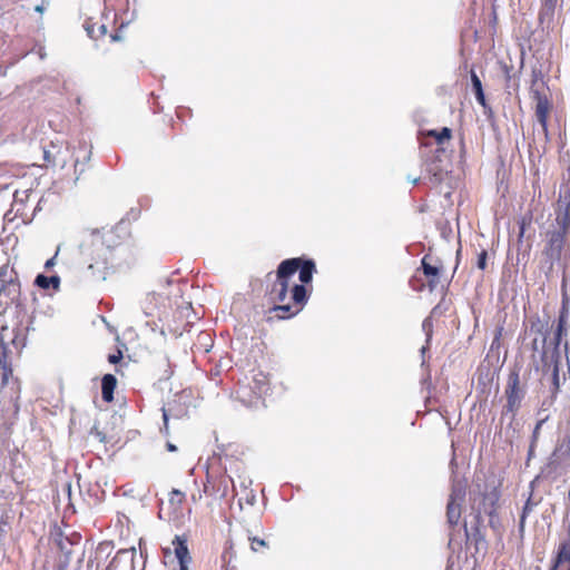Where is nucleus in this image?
I'll list each match as a JSON object with an SVG mask.
<instances>
[{"instance_id":"obj_1","label":"nucleus","mask_w":570,"mask_h":570,"mask_svg":"<svg viewBox=\"0 0 570 570\" xmlns=\"http://www.w3.org/2000/svg\"><path fill=\"white\" fill-rule=\"evenodd\" d=\"M90 236L96 254L88 271L95 281H106L110 272L122 271L134 265L136 259L131 249L118 243V235L114 229H96Z\"/></svg>"},{"instance_id":"obj_2","label":"nucleus","mask_w":570,"mask_h":570,"mask_svg":"<svg viewBox=\"0 0 570 570\" xmlns=\"http://www.w3.org/2000/svg\"><path fill=\"white\" fill-rule=\"evenodd\" d=\"M22 315L20 312L17 313L16 321L12 326L2 325L0 331V376L2 377V384H7L9 375L12 373L11 368L8 367V355L13 350L19 353L27 343V332L29 326L22 325Z\"/></svg>"},{"instance_id":"obj_3","label":"nucleus","mask_w":570,"mask_h":570,"mask_svg":"<svg viewBox=\"0 0 570 570\" xmlns=\"http://www.w3.org/2000/svg\"><path fill=\"white\" fill-rule=\"evenodd\" d=\"M298 272L301 284H309L313 281V275L316 272V264L312 258L294 257L287 258L278 265V277L289 278Z\"/></svg>"},{"instance_id":"obj_4","label":"nucleus","mask_w":570,"mask_h":570,"mask_svg":"<svg viewBox=\"0 0 570 570\" xmlns=\"http://www.w3.org/2000/svg\"><path fill=\"white\" fill-rule=\"evenodd\" d=\"M504 393L507 397V404L502 410V419L510 414L511 424L525 396V389L520 385V373L518 368H513L509 373Z\"/></svg>"},{"instance_id":"obj_5","label":"nucleus","mask_w":570,"mask_h":570,"mask_svg":"<svg viewBox=\"0 0 570 570\" xmlns=\"http://www.w3.org/2000/svg\"><path fill=\"white\" fill-rule=\"evenodd\" d=\"M483 520L481 518V510L470 514L464 519V537L468 548H474L475 553L484 552L487 550L485 535L482 532Z\"/></svg>"},{"instance_id":"obj_6","label":"nucleus","mask_w":570,"mask_h":570,"mask_svg":"<svg viewBox=\"0 0 570 570\" xmlns=\"http://www.w3.org/2000/svg\"><path fill=\"white\" fill-rule=\"evenodd\" d=\"M466 482L452 479L451 492L446 504V520L451 527L458 525L462 514V505L465 502Z\"/></svg>"},{"instance_id":"obj_7","label":"nucleus","mask_w":570,"mask_h":570,"mask_svg":"<svg viewBox=\"0 0 570 570\" xmlns=\"http://www.w3.org/2000/svg\"><path fill=\"white\" fill-rule=\"evenodd\" d=\"M543 89H544V83L541 82L539 85L538 79L534 76V79L532 80L530 92H531L533 101L535 102L537 120L541 127V131H542L546 140H548V115H549L551 105H550V101H549L547 95L544 94Z\"/></svg>"},{"instance_id":"obj_8","label":"nucleus","mask_w":570,"mask_h":570,"mask_svg":"<svg viewBox=\"0 0 570 570\" xmlns=\"http://www.w3.org/2000/svg\"><path fill=\"white\" fill-rule=\"evenodd\" d=\"M567 235V233L558 229L548 232L547 234L548 239L543 249V255L550 264V269H552L554 263L559 262L562 257L564 238Z\"/></svg>"},{"instance_id":"obj_9","label":"nucleus","mask_w":570,"mask_h":570,"mask_svg":"<svg viewBox=\"0 0 570 570\" xmlns=\"http://www.w3.org/2000/svg\"><path fill=\"white\" fill-rule=\"evenodd\" d=\"M500 497V490L497 487H493L490 491L483 493L482 502L478 507V509L481 510V514L484 513L489 517V524L493 529H497L500 524L499 515L497 513V504Z\"/></svg>"},{"instance_id":"obj_10","label":"nucleus","mask_w":570,"mask_h":570,"mask_svg":"<svg viewBox=\"0 0 570 570\" xmlns=\"http://www.w3.org/2000/svg\"><path fill=\"white\" fill-rule=\"evenodd\" d=\"M530 332L541 338V363L548 364L547 340L550 333L548 321L543 322L539 317L531 322Z\"/></svg>"},{"instance_id":"obj_11","label":"nucleus","mask_w":570,"mask_h":570,"mask_svg":"<svg viewBox=\"0 0 570 570\" xmlns=\"http://www.w3.org/2000/svg\"><path fill=\"white\" fill-rule=\"evenodd\" d=\"M275 387L276 386H274V389ZM250 390L258 397L272 395L274 392H273V387H272L271 376L263 372H258V373L254 374L252 382H250Z\"/></svg>"},{"instance_id":"obj_12","label":"nucleus","mask_w":570,"mask_h":570,"mask_svg":"<svg viewBox=\"0 0 570 570\" xmlns=\"http://www.w3.org/2000/svg\"><path fill=\"white\" fill-rule=\"evenodd\" d=\"M289 278H279L278 268L276 269L275 278L267 289V295L271 302H284L287 297Z\"/></svg>"},{"instance_id":"obj_13","label":"nucleus","mask_w":570,"mask_h":570,"mask_svg":"<svg viewBox=\"0 0 570 570\" xmlns=\"http://www.w3.org/2000/svg\"><path fill=\"white\" fill-rule=\"evenodd\" d=\"M426 171L429 180L432 185H439L444 181L450 173V163H438L435 160H426Z\"/></svg>"},{"instance_id":"obj_14","label":"nucleus","mask_w":570,"mask_h":570,"mask_svg":"<svg viewBox=\"0 0 570 570\" xmlns=\"http://www.w3.org/2000/svg\"><path fill=\"white\" fill-rule=\"evenodd\" d=\"M558 206L559 213L556 218L558 225L557 229L568 234L570 230V199L568 200V196H564V198L560 197Z\"/></svg>"},{"instance_id":"obj_15","label":"nucleus","mask_w":570,"mask_h":570,"mask_svg":"<svg viewBox=\"0 0 570 570\" xmlns=\"http://www.w3.org/2000/svg\"><path fill=\"white\" fill-rule=\"evenodd\" d=\"M567 314H568V312H567L566 307H562V309L559 314V317H558L557 328L553 333V338H552V343L554 345L552 355H554V357L559 356V346L561 344L562 336L566 335V333H567V330H566Z\"/></svg>"},{"instance_id":"obj_16","label":"nucleus","mask_w":570,"mask_h":570,"mask_svg":"<svg viewBox=\"0 0 570 570\" xmlns=\"http://www.w3.org/2000/svg\"><path fill=\"white\" fill-rule=\"evenodd\" d=\"M187 542L188 539L186 535H175L171 542L178 563H183L184 561H191Z\"/></svg>"},{"instance_id":"obj_17","label":"nucleus","mask_w":570,"mask_h":570,"mask_svg":"<svg viewBox=\"0 0 570 570\" xmlns=\"http://www.w3.org/2000/svg\"><path fill=\"white\" fill-rule=\"evenodd\" d=\"M421 269L423 274L430 278L429 286L433 291L439 283L440 267L432 265L428 262V256H424L421 261Z\"/></svg>"},{"instance_id":"obj_18","label":"nucleus","mask_w":570,"mask_h":570,"mask_svg":"<svg viewBox=\"0 0 570 570\" xmlns=\"http://www.w3.org/2000/svg\"><path fill=\"white\" fill-rule=\"evenodd\" d=\"M117 385V379L112 374H105L101 379V396L107 403L114 400V392Z\"/></svg>"},{"instance_id":"obj_19","label":"nucleus","mask_w":570,"mask_h":570,"mask_svg":"<svg viewBox=\"0 0 570 570\" xmlns=\"http://www.w3.org/2000/svg\"><path fill=\"white\" fill-rule=\"evenodd\" d=\"M60 282H61V279L57 274L51 275V276H47L45 274H38L35 278L33 284L41 289L53 288L55 291H59Z\"/></svg>"},{"instance_id":"obj_20","label":"nucleus","mask_w":570,"mask_h":570,"mask_svg":"<svg viewBox=\"0 0 570 570\" xmlns=\"http://www.w3.org/2000/svg\"><path fill=\"white\" fill-rule=\"evenodd\" d=\"M558 0H543L542 7L539 11V22L541 24H550L553 21L554 11Z\"/></svg>"},{"instance_id":"obj_21","label":"nucleus","mask_w":570,"mask_h":570,"mask_svg":"<svg viewBox=\"0 0 570 570\" xmlns=\"http://www.w3.org/2000/svg\"><path fill=\"white\" fill-rule=\"evenodd\" d=\"M470 78H471V88L475 96L476 101L481 106L485 107V95L483 91L482 81L479 78V76L476 75V72L474 71V69L470 70Z\"/></svg>"},{"instance_id":"obj_22","label":"nucleus","mask_w":570,"mask_h":570,"mask_svg":"<svg viewBox=\"0 0 570 570\" xmlns=\"http://www.w3.org/2000/svg\"><path fill=\"white\" fill-rule=\"evenodd\" d=\"M11 432H10V428L9 426H3V432H2V435H1V445H0V475L4 472L6 470V450L9 445V436H10Z\"/></svg>"},{"instance_id":"obj_23","label":"nucleus","mask_w":570,"mask_h":570,"mask_svg":"<svg viewBox=\"0 0 570 570\" xmlns=\"http://www.w3.org/2000/svg\"><path fill=\"white\" fill-rule=\"evenodd\" d=\"M292 301L297 305H305L308 301V294L305 285L295 284L291 291Z\"/></svg>"},{"instance_id":"obj_24","label":"nucleus","mask_w":570,"mask_h":570,"mask_svg":"<svg viewBox=\"0 0 570 570\" xmlns=\"http://www.w3.org/2000/svg\"><path fill=\"white\" fill-rule=\"evenodd\" d=\"M40 204H41V199L38 202V205L36 206L33 214L29 217L28 214L26 213V205L24 206H14V203H12L11 209L6 213L4 218H7L8 220H11L12 218H10V215L12 213H14L13 217H21L22 222L31 219L35 216V212L37 209H40Z\"/></svg>"},{"instance_id":"obj_25","label":"nucleus","mask_w":570,"mask_h":570,"mask_svg":"<svg viewBox=\"0 0 570 570\" xmlns=\"http://www.w3.org/2000/svg\"><path fill=\"white\" fill-rule=\"evenodd\" d=\"M564 562H568L570 566V542H561L558 549V553L553 563L554 568H560V566Z\"/></svg>"},{"instance_id":"obj_26","label":"nucleus","mask_w":570,"mask_h":570,"mask_svg":"<svg viewBox=\"0 0 570 570\" xmlns=\"http://www.w3.org/2000/svg\"><path fill=\"white\" fill-rule=\"evenodd\" d=\"M271 313H276V316L279 318V320H286V318H289L292 316H295L299 309L297 308L296 311H293V307L292 305L289 304H284V305H274L271 309H269Z\"/></svg>"},{"instance_id":"obj_27","label":"nucleus","mask_w":570,"mask_h":570,"mask_svg":"<svg viewBox=\"0 0 570 570\" xmlns=\"http://www.w3.org/2000/svg\"><path fill=\"white\" fill-rule=\"evenodd\" d=\"M560 356L551 355L550 361L548 360V364L544 367H550L552 365V373H551V381L552 385L556 391L559 390L560 386V368H559V361Z\"/></svg>"},{"instance_id":"obj_28","label":"nucleus","mask_w":570,"mask_h":570,"mask_svg":"<svg viewBox=\"0 0 570 570\" xmlns=\"http://www.w3.org/2000/svg\"><path fill=\"white\" fill-rule=\"evenodd\" d=\"M80 151L83 153V156L82 159L80 158V156H77L75 160V170H79V173L82 174L85 171V163L89 161L91 158V149L87 148V144L83 142L79 148V153Z\"/></svg>"},{"instance_id":"obj_29","label":"nucleus","mask_w":570,"mask_h":570,"mask_svg":"<svg viewBox=\"0 0 570 570\" xmlns=\"http://www.w3.org/2000/svg\"><path fill=\"white\" fill-rule=\"evenodd\" d=\"M85 30L89 38L97 39L98 37L106 35L107 27L105 24H100L96 28L95 23H90L87 21L85 23Z\"/></svg>"},{"instance_id":"obj_30","label":"nucleus","mask_w":570,"mask_h":570,"mask_svg":"<svg viewBox=\"0 0 570 570\" xmlns=\"http://www.w3.org/2000/svg\"><path fill=\"white\" fill-rule=\"evenodd\" d=\"M432 328H433V324H432V320L431 317H426L424 318V321L422 322V330L423 332L425 333L426 335V344L423 345L420 350L422 356H424V354L426 353V351L429 350V344H430V341L432 338Z\"/></svg>"},{"instance_id":"obj_31","label":"nucleus","mask_w":570,"mask_h":570,"mask_svg":"<svg viewBox=\"0 0 570 570\" xmlns=\"http://www.w3.org/2000/svg\"><path fill=\"white\" fill-rule=\"evenodd\" d=\"M20 285L12 281V278L9 279L8 283L0 282V295H16L19 293Z\"/></svg>"},{"instance_id":"obj_32","label":"nucleus","mask_w":570,"mask_h":570,"mask_svg":"<svg viewBox=\"0 0 570 570\" xmlns=\"http://www.w3.org/2000/svg\"><path fill=\"white\" fill-rule=\"evenodd\" d=\"M430 136H432L435 141L438 142V145L441 147V145L449 140L451 138V129L448 128V127H443L440 131L438 130H430Z\"/></svg>"},{"instance_id":"obj_33","label":"nucleus","mask_w":570,"mask_h":570,"mask_svg":"<svg viewBox=\"0 0 570 570\" xmlns=\"http://www.w3.org/2000/svg\"><path fill=\"white\" fill-rule=\"evenodd\" d=\"M533 505L534 504H533V502L531 500V497H529L527 502L524 503V505L522 508V513H521L520 520H519V531H520V533H523V531H524L525 519H527L528 514L532 511Z\"/></svg>"},{"instance_id":"obj_34","label":"nucleus","mask_w":570,"mask_h":570,"mask_svg":"<svg viewBox=\"0 0 570 570\" xmlns=\"http://www.w3.org/2000/svg\"><path fill=\"white\" fill-rule=\"evenodd\" d=\"M31 194L30 189L26 190H16L13 195L14 206H24L26 202L29 199Z\"/></svg>"},{"instance_id":"obj_35","label":"nucleus","mask_w":570,"mask_h":570,"mask_svg":"<svg viewBox=\"0 0 570 570\" xmlns=\"http://www.w3.org/2000/svg\"><path fill=\"white\" fill-rule=\"evenodd\" d=\"M428 160H435L441 164L449 163L445 149L440 146L435 148L433 155Z\"/></svg>"},{"instance_id":"obj_36","label":"nucleus","mask_w":570,"mask_h":570,"mask_svg":"<svg viewBox=\"0 0 570 570\" xmlns=\"http://www.w3.org/2000/svg\"><path fill=\"white\" fill-rule=\"evenodd\" d=\"M487 262H488V252L485 249H482L478 254V261H476L478 268L484 271L487 268Z\"/></svg>"},{"instance_id":"obj_37","label":"nucleus","mask_w":570,"mask_h":570,"mask_svg":"<svg viewBox=\"0 0 570 570\" xmlns=\"http://www.w3.org/2000/svg\"><path fill=\"white\" fill-rule=\"evenodd\" d=\"M248 540L250 541L252 546V550L253 551H257V548H256V544L259 546V547H267V542L264 540V539H259L257 537H248Z\"/></svg>"},{"instance_id":"obj_38","label":"nucleus","mask_w":570,"mask_h":570,"mask_svg":"<svg viewBox=\"0 0 570 570\" xmlns=\"http://www.w3.org/2000/svg\"><path fill=\"white\" fill-rule=\"evenodd\" d=\"M531 350L533 351V353H538L539 356L541 357V338L540 337L535 336L532 340Z\"/></svg>"},{"instance_id":"obj_39","label":"nucleus","mask_w":570,"mask_h":570,"mask_svg":"<svg viewBox=\"0 0 570 570\" xmlns=\"http://www.w3.org/2000/svg\"><path fill=\"white\" fill-rule=\"evenodd\" d=\"M544 423V420H540L537 422L534 429H533V432H532V438H531V442L535 443L537 440H538V436H539V431L542 426V424Z\"/></svg>"},{"instance_id":"obj_40","label":"nucleus","mask_w":570,"mask_h":570,"mask_svg":"<svg viewBox=\"0 0 570 570\" xmlns=\"http://www.w3.org/2000/svg\"><path fill=\"white\" fill-rule=\"evenodd\" d=\"M90 434L96 436L100 442H106V434L99 431L97 426H92Z\"/></svg>"},{"instance_id":"obj_41","label":"nucleus","mask_w":570,"mask_h":570,"mask_svg":"<svg viewBox=\"0 0 570 570\" xmlns=\"http://www.w3.org/2000/svg\"><path fill=\"white\" fill-rule=\"evenodd\" d=\"M59 250H60V246H58L55 255L45 263L46 269H50L51 267H53L56 265V258L58 256Z\"/></svg>"},{"instance_id":"obj_42","label":"nucleus","mask_w":570,"mask_h":570,"mask_svg":"<svg viewBox=\"0 0 570 570\" xmlns=\"http://www.w3.org/2000/svg\"><path fill=\"white\" fill-rule=\"evenodd\" d=\"M121 358H122V353L120 351H118L116 354H110L108 356V361L111 364H117L118 362H120Z\"/></svg>"},{"instance_id":"obj_43","label":"nucleus","mask_w":570,"mask_h":570,"mask_svg":"<svg viewBox=\"0 0 570 570\" xmlns=\"http://www.w3.org/2000/svg\"><path fill=\"white\" fill-rule=\"evenodd\" d=\"M246 503L249 505H254L256 503V494L253 490H249L246 494Z\"/></svg>"},{"instance_id":"obj_44","label":"nucleus","mask_w":570,"mask_h":570,"mask_svg":"<svg viewBox=\"0 0 570 570\" xmlns=\"http://www.w3.org/2000/svg\"><path fill=\"white\" fill-rule=\"evenodd\" d=\"M135 554H136V549L134 547L130 549H121L117 553V556H130L131 558H134Z\"/></svg>"},{"instance_id":"obj_45","label":"nucleus","mask_w":570,"mask_h":570,"mask_svg":"<svg viewBox=\"0 0 570 570\" xmlns=\"http://www.w3.org/2000/svg\"><path fill=\"white\" fill-rule=\"evenodd\" d=\"M10 278L8 269L6 267L0 268V282L8 283Z\"/></svg>"},{"instance_id":"obj_46","label":"nucleus","mask_w":570,"mask_h":570,"mask_svg":"<svg viewBox=\"0 0 570 570\" xmlns=\"http://www.w3.org/2000/svg\"><path fill=\"white\" fill-rule=\"evenodd\" d=\"M219 490L222 491V497H225L227 494V490H228V484H227V480L224 479L220 483V487H219Z\"/></svg>"},{"instance_id":"obj_47","label":"nucleus","mask_w":570,"mask_h":570,"mask_svg":"<svg viewBox=\"0 0 570 570\" xmlns=\"http://www.w3.org/2000/svg\"><path fill=\"white\" fill-rule=\"evenodd\" d=\"M37 53L41 60H43L47 56L45 47L40 46L37 50Z\"/></svg>"},{"instance_id":"obj_48","label":"nucleus","mask_w":570,"mask_h":570,"mask_svg":"<svg viewBox=\"0 0 570 570\" xmlns=\"http://www.w3.org/2000/svg\"><path fill=\"white\" fill-rule=\"evenodd\" d=\"M174 497H184V493L177 489H174L171 491V500H174Z\"/></svg>"},{"instance_id":"obj_49","label":"nucleus","mask_w":570,"mask_h":570,"mask_svg":"<svg viewBox=\"0 0 570 570\" xmlns=\"http://www.w3.org/2000/svg\"><path fill=\"white\" fill-rule=\"evenodd\" d=\"M166 448H167V450H168L169 452H176V451H177V446H176L175 444L170 443V442H168V443L166 444Z\"/></svg>"},{"instance_id":"obj_50","label":"nucleus","mask_w":570,"mask_h":570,"mask_svg":"<svg viewBox=\"0 0 570 570\" xmlns=\"http://www.w3.org/2000/svg\"><path fill=\"white\" fill-rule=\"evenodd\" d=\"M163 419H164L165 428H167V424H168V413H167L166 409H163Z\"/></svg>"},{"instance_id":"obj_51","label":"nucleus","mask_w":570,"mask_h":570,"mask_svg":"<svg viewBox=\"0 0 570 570\" xmlns=\"http://www.w3.org/2000/svg\"><path fill=\"white\" fill-rule=\"evenodd\" d=\"M190 561H184L183 563H179V570H188V564Z\"/></svg>"},{"instance_id":"obj_52","label":"nucleus","mask_w":570,"mask_h":570,"mask_svg":"<svg viewBox=\"0 0 570 570\" xmlns=\"http://www.w3.org/2000/svg\"><path fill=\"white\" fill-rule=\"evenodd\" d=\"M534 445H535V443L531 442L530 448H529V452H528V456H529V458H531V456H532V454H533Z\"/></svg>"},{"instance_id":"obj_53","label":"nucleus","mask_w":570,"mask_h":570,"mask_svg":"<svg viewBox=\"0 0 570 570\" xmlns=\"http://www.w3.org/2000/svg\"><path fill=\"white\" fill-rule=\"evenodd\" d=\"M523 235H524V223H522V224L520 225L519 237H520V238H522V237H523Z\"/></svg>"},{"instance_id":"obj_54","label":"nucleus","mask_w":570,"mask_h":570,"mask_svg":"<svg viewBox=\"0 0 570 570\" xmlns=\"http://www.w3.org/2000/svg\"><path fill=\"white\" fill-rule=\"evenodd\" d=\"M35 10H36L37 12H43L45 8H43V6H37V7L35 8Z\"/></svg>"},{"instance_id":"obj_55","label":"nucleus","mask_w":570,"mask_h":570,"mask_svg":"<svg viewBox=\"0 0 570 570\" xmlns=\"http://www.w3.org/2000/svg\"><path fill=\"white\" fill-rule=\"evenodd\" d=\"M43 157H45L46 160H49V153L47 150H45Z\"/></svg>"},{"instance_id":"obj_56","label":"nucleus","mask_w":570,"mask_h":570,"mask_svg":"<svg viewBox=\"0 0 570 570\" xmlns=\"http://www.w3.org/2000/svg\"><path fill=\"white\" fill-rule=\"evenodd\" d=\"M411 181L415 185V184H417L420 181V178H414Z\"/></svg>"},{"instance_id":"obj_57","label":"nucleus","mask_w":570,"mask_h":570,"mask_svg":"<svg viewBox=\"0 0 570 570\" xmlns=\"http://www.w3.org/2000/svg\"><path fill=\"white\" fill-rule=\"evenodd\" d=\"M450 464H451V468H453V466H454V464H455V459H454V458H452V460H451V463H450Z\"/></svg>"},{"instance_id":"obj_58","label":"nucleus","mask_w":570,"mask_h":570,"mask_svg":"<svg viewBox=\"0 0 570 570\" xmlns=\"http://www.w3.org/2000/svg\"><path fill=\"white\" fill-rule=\"evenodd\" d=\"M272 276H273V273H268L266 277H267V279H271Z\"/></svg>"},{"instance_id":"obj_59","label":"nucleus","mask_w":570,"mask_h":570,"mask_svg":"<svg viewBox=\"0 0 570 570\" xmlns=\"http://www.w3.org/2000/svg\"><path fill=\"white\" fill-rule=\"evenodd\" d=\"M551 570H559V568H554V567L552 566ZM567 570H570V566L568 567V569H567Z\"/></svg>"},{"instance_id":"obj_60","label":"nucleus","mask_w":570,"mask_h":570,"mask_svg":"<svg viewBox=\"0 0 570 570\" xmlns=\"http://www.w3.org/2000/svg\"><path fill=\"white\" fill-rule=\"evenodd\" d=\"M472 510H474L471 514L475 513L478 509L475 510V507H472Z\"/></svg>"}]
</instances>
